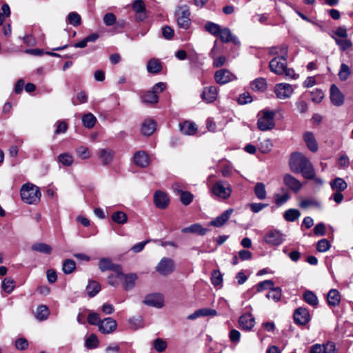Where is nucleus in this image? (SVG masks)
Segmentation results:
<instances>
[{"mask_svg": "<svg viewBox=\"0 0 353 353\" xmlns=\"http://www.w3.org/2000/svg\"><path fill=\"white\" fill-rule=\"evenodd\" d=\"M334 39L336 43L339 46L341 50L345 51L352 47V43L350 40L347 39L346 38L344 39H337L335 37H332Z\"/></svg>", "mask_w": 353, "mask_h": 353, "instance_id": "nucleus-50", "label": "nucleus"}, {"mask_svg": "<svg viewBox=\"0 0 353 353\" xmlns=\"http://www.w3.org/2000/svg\"><path fill=\"white\" fill-rule=\"evenodd\" d=\"M330 248V243L326 239H321L316 244V250L320 252H325Z\"/></svg>", "mask_w": 353, "mask_h": 353, "instance_id": "nucleus-58", "label": "nucleus"}, {"mask_svg": "<svg viewBox=\"0 0 353 353\" xmlns=\"http://www.w3.org/2000/svg\"><path fill=\"white\" fill-rule=\"evenodd\" d=\"M133 160L135 165L140 168H146L150 164V158L144 151H138L133 155Z\"/></svg>", "mask_w": 353, "mask_h": 353, "instance_id": "nucleus-20", "label": "nucleus"}, {"mask_svg": "<svg viewBox=\"0 0 353 353\" xmlns=\"http://www.w3.org/2000/svg\"><path fill=\"white\" fill-rule=\"evenodd\" d=\"M273 147V144L270 139H265L261 141L259 145V150L263 154L270 152Z\"/></svg>", "mask_w": 353, "mask_h": 353, "instance_id": "nucleus-51", "label": "nucleus"}, {"mask_svg": "<svg viewBox=\"0 0 353 353\" xmlns=\"http://www.w3.org/2000/svg\"><path fill=\"white\" fill-rule=\"evenodd\" d=\"M205 29L206 31L210 32L211 34L217 37L219 33H220L219 32H220L221 28L217 23L208 21L205 25Z\"/></svg>", "mask_w": 353, "mask_h": 353, "instance_id": "nucleus-46", "label": "nucleus"}, {"mask_svg": "<svg viewBox=\"0 0 353 353\" xmlns=\"http://www.w3.org/2000/svg\"><path fill=\"white\" fill-rule=\"evenodd\" d=\"M270 70L277 75H283L288 79H296L299 75L287 67V58L274 57L269 63Z\"/></svg>", "mask_w": 353, "mask_h": 353, "instance_id": "nucleus-2", "label": "nucleus"}, {"mask_svg": "<svg viewBox=\"0 0 353 353\" xmlns=\"http://www.w3.org/2000/svg\"><path fill=\"white\" fill-rule=\"evenodd\" d=\"M14 281L9 277L5 278L2 282V288L8 294L11 293L14 289Z\"/></svg>", "mask_w": 353, "mask_h": 353, "instance_id": "nucleus-47", "label": "nucleus"}, {"mask_svg": "<svg viewBox=\"0 0 353 353\" xmlns=\"http://www.w3.org/2000/svg\"><path fill=\"white\" fill-rule=\"evenodd\" d=\"M120 276L121 280H123V286L125 290H130L134 287L136 281L137 279V276L136 274L130 273L124 274L122 273V275Z\"/></svg>", "mask_w": 353, "mask_h": 353, "instance_id": "nucleus-23", "label": "nucleus"}, {"mask_svg": "<svg viewBox=\"0 0 353 353\" xmlns=\"http://www.w3.org/2000/svg\"><path fill=\"white\" fill-rule=\"evenodd\" d=\"M180 201L184 205H188L194 199V195L188 191H184L179 194Z\"/></svg>", "mask_w": 353, "mask_h": 353, "instance_id": "nucleus-53", "label": "nucleus"}, {"mask_svg": "<svg viewBox=\"0 0 353 353\" xmlns=\"http://www.w3.org/2000/svg\"><path fill=\"white\" fill-rule=\"evenodd\" d=\"M232 212L233 209L232 208L226 210L219 216L213 219L210 223V225L216 228L223 226L228 221Z\"/></svg>", "mask_w": 353, "mask_h": 353, "instance_id": "nucleus-21", "label": "nucleus"}, {"mask_svg": "<svg viewBox=\"0 0 353 353\" xmlns=\"http://www.w3.org/2000/svg\"><path fill=\"white\" fill-rule=\"evenodd\" d=\"M254 192L256 196L260 199H265L267 195V192L265 190V187L264 183H257L254 188Z\"/></svg>", "mask_w": 353, "mask_h": 353, "instance_id": "nucleus-41", "label": "nucleus"}, {"mask_svg": "<svg viewBox=\"0 0 353 353\" xmlns=\"http://www.w3.org/2000/svg\"><path fill=\"white\" fill-rule=\"evenodd\" d=\"M190 12L188 6H179L176 11L177 25L180 28L188 30L191 24Z\"/></svg>", "mask_w": 353, "mask_h": 353, "instance_id": "nucleus-6", "label": "nucleus"}, {"mask_svg": "<svg viewBox=\"0 0 353 353\" xmlns=\"http://www.w3.org/2000/svg\"><path fill=\"white\" fill-rule=\"evenodd\" d=\"M276 112L264 109L257 114V128L261 131H268L275 126L274 117Z\"/></svg>", "mask_w": 353, "mask_h": 353, "instance_id": "nucleus-3", "label": "nucleus"}, {"mask_svg": "<svg viewBox=\"0 0 353 353\" xmlns=\"http://www.w3.org/2000/svg\"><path fill=\"white\" fill-rule=\"evenodd\" d=\"M153 345L158 352H162L166 349L167 343L161 339H157L154 341Z\"/></svg>", "mask_w": 353, "mask_h": 353, "instance_id": "nucleus-59", "label": "nucleus"}, {"mask_svg": "<svg viewBox=\"0 0 353 353\" xmlns=\"http://www.w3.org/2000/svg\"><path fill=\"white\" fill-rule=\"evenodd\" d=\"M303 139L308 149L310 150L312 152H316L318 150V144L312 132H305L303 134Z\"/></svg>", "mask_w": 353, "mask_h": 353, "instance_id": "nucleus-27", "label": "nucleus"}, {"mask_svg": "<svg viewBox=\"0 0 353 353\" xmlns=\"http://www.w3.org/2000/svg\"><path fill=\"white\" fill-rule=\"evenodd\" d=\"M263 240L271 246H278L283 242L284 234L279 230H270L265 234Z\"/></svg>", "mask_w": 353, "mask_h": 353, "instance_id": "nucleus-8", "label": "nucleus"}, {"mask_svg": "<svg viewBox=\"0 0 353 353\" xmlns=\"http://www.w3.org/2000/svg\"><path fill=\"white\" fill-rule=\"evenodd\" d=\"M289 165L294 173H301L306 179L315 176V170L310 161L301 152H293L290 155Z\"/></svg>", "mask_w": 353, "mask_h": 353, "instance_id": "nucleus-1", "label": "nucleus"}, {"mask_svg": "<svg viewBox=\"0 0 353 353\" xmlns=\"http://www.w3.org/2000/svg\"><path fill=\"white\" fill-rule=\"evenodd\" d=\"M294 92L292 85L286 83H278L274 87V93L279 99H286L291 97Z\"/></svg>", "mask_w": 353, "mask_h": 353, "instance_id": "nucleus-9", "label": "nucleus"}, {"mask_svg": "<svg viewBox=\"0 0 353 353\" xmlns=\"http://www.w3.org/2000/svg\"><path fill=\"white\" fill-rule=\"evenodd\" d=\"M143 303L149 306L161 308L163 305V301L160 294H154L146 296L143 301Z\"/></svg>", "mask_w": 353, "mask_h": 353, "instance_id": "nucleus-22", "label": "nucleus"}, {"mask_svg": "<svg viewBox=\"0 0 353 353\" xmlns=\"http://www.w3.org/2000/svg\"><path fill=\"white\" fill-rule=\"evenodd\" d=\"M330 100L332 103L335 106H341L344 103L345 97L339 90L338 87L332 84L330 87Z\"/></svg>", "mask_w": 353, "mask_h": 353, "instance_id": "nucleus-15", "label": "nucleus"}, {"mask_svg": "<svg viewBox=\"0 0 353 353\" xmlns=\"http://www.w3.org/2000/svg\"><path fill=\"white\" fill-rule=\"evenodd\" d=\"M235 79V76L228 69H221L214 73V79L220 85L228 83Z\"/></svg>", "mask_w": 353, "mask_h": 353, "instance_id": "nucleus-12", "label": "nucleus"}, {"mask_svg": "<svg viewBox=\"0 0 353 353\" xmlns=\"http://www.w3.org/2000/svg\"><path fill=\"white\" fill-rule=\"evenodd\" d=\"M282 294V290L279 287H272L266 294L268 299H272L274 302L280 301Z\"/></svg>", "mask_w": 353, "mask_h": 353, "instance_id": "nucleus-37", "label": "nucleus"}, {"mask_svg": "<svg viewBox=\"0 0 353 353\" xmlns=\"http://www.w3.org/2000/svg\"><path fill=\"white\" fill-rule=\"evenodd\" d=\"M301 213L296 209H289L284 213L283 217L287 221L293 222L299 219Z\"/></svg>", "mask_w": 353, "mask_h": 353, "instance_id": "nucleus-42", "label": "nucleus"}, {"mask_svg": "<svg viewBox=\"0 0 353 353\" xmlns=\"http://www.w3.org/2000/svg\"><path fill=\"white\" fill-rule=\"evenodd\" d=\"M252 101V97L250 95V94L247 92L241 94L238 99V103L241 105L247 104Z\"/></svg>", "mask_w": 353, "mask_h": 353, "instance_id": "nucleus-63", "label": "nucleus"}, {"mask_svg": "<svg viewBox=\"0 0 353 353\" xmlns=\"http://www.w3.org/2000/svg\"><path fill=\"white\" fill-rule=\"evenodd\" d=\"M274 286V282L272 280H265L256 285L258 292H261L265 290H270Z\"/></svg>", "mask_w": 353, "mask_h": 353, "instance_id": "nucleus-52", "label": "nucleus"}, {"mask_svg": "<svg viewBox=\"0 0 353 353\" xmlns=\"http://www.w3.org/2000/svg\"><path fill=\"white\" fill-rule=\"evenodd\" d=\"M324 353H338L334 342L329 341L323 344Z\"/></svg>", "mask_w": 353, "mask_h": 353, "instance_id": "nucleus-64", "label": "nucleus"}, {"mask_svg": "<svg viewBox=\"0 0 353 353\" xmlns=\"http://www.w3.org/2000/svg\"><path fill=\"white\" fill-rule=\"evenodd\" d=\"M97 121L96 117L92 113H88L82 117V123L84 127L92 128L94 126Z\"/></svg>", "mask_w": 353, "mask_h": 353, "instance_id": "nucleus-39", "label": "nucleus"}, {"mask_svg": "<svg viewBox=\"0 0 353 353\" xmlns=\"http://www.w3.org/2000/svg\"><path fill=\"white\" fill-rule=\"evenodd\" d=\"M112 220L120 225H123L128 222V216L123 211H117L112 213L111 216Z\"/></svg>", "mask_w": 353, "mask_h": 353, "instance_id": "nucleus-36", "label": "nucleus"}, {"mask_svg": "<svg viewBox=\"0 0 353 353\" xmlns=\"http://www.w3.org/2000/svg\"><path fill=\"white\" fill-rule=\"evenodd\" d=\"M86 290L88 296L90 297H93L101 290V285L95 281H90L86 287Z\"/></svg>", "mask_w": 353, "mask_h": 353, "instance_id": "nucleus-34", "label": "nucleus"}, {"mask_svg": "<svg viewBox=\"0 0 353 353\" xmlns=\"http://www.w3.org/2000/svg\"><path fill=\"white\" fill-rule=\"evenodd\" d=\"M175 262L173 259L168 257H163L157 265L155 270L162 276H168L175 270Z\"/></svg>", "mask_w": 353, "mask_h": 353, "instance_id": "nucleus-7", "label": "nucleus"}, {"mask_svg": "<svg viewBox=\"0 0 353 353\" xmlns=\"http://www.w3.org/2000/svg\"><path fill=\"white\" fill-rule=\"evenodd\" d=\"M58 159L65 166H70L73 162L72 157L68 153L59 154Z\"/></svg>", "mask_w": 353, "mask_h": 353, "instance_id": "nucleus-57", "label": "nucleus"}, {"mask_svg": "<svg viewBox=\"0 0 353 353\" xmlns=\"http://www.w3.org/2000/svg\"><path fill=\"white\" fill-rule=\"evenodd\" d=\"M101 321L100 315L97 312H91L88 316V322L90 325H97Z\"/></svg>", "mask_w": 353, "mask_h": 353, "instance_id": "nucleus-62", "label": "nucleus"}, {"mask_svg": "<svg viewBox=\"0 0 353 353\" xmlns=\"http://www.w3.org/2000/svg\"><path fill=\"white\" fill-rule=\"evenodd\" d=\"M32 250L34 251L39 252L44 254H50L52 252V248L43 243H37L32 245Z\"/></svg>", "mask_w": 353, "mask_h": 353, "instance_id": "nucleus-43", "label": "nucleus"}, {"mask_svg": "<svg viewBox=\"0 0 353 353\" xmlns=\"http://www.w3.org/2000/svg\"><path fill=\"white\" fill-rule=\"evenodd\" d=\"M132 8L136 13L137 21H143L147 18L146 7L143 0H134L132 3Z\"/></svg>", "mask_w": 353, "mask_h": 353, "instance_id": "nucleus-10", "label": "nucleus"}, {"mask_svg": "<svg viewBox=\"0 0 353 353\" xmlns=\"http://www.w3.org/2000/svg\"><path fill=\"white\" fill-rule=\"evenodd\" d=\"M76 268V263L72 259H66L63 264V271L65 274L72 273Z\"/></svg>", "mask_w": 353, "mask_h": 353, "instance_id": "nucleus-48", "label": "nucleus"}, {"mask_svg": "<svg viewBox=\"0 0 353 353\" xmlns=\"http://www.w3.org/2000/svg\"><path fill=\"white\" fill-rule=\"evenodd\" d=\"M159 97L152 90L148 91L142 96V101L145 103H156L158 102Z\"/></svg>", "mask_w": 353, "mask_h": 353, "instance_id": "nucleus-44", "label": "nucleus"}, {"mask_svg": "<svg viewBox=\"0 0 353 353\" xmlns=\"http://www.w3.org/2000/svg\"><path fill=\"white\" fill-rule=\"evenodd\" d=\"M208 231L207 228H203L199 223L192 224L181 230L183 233H196L202 236L205 235Z\"/></svg>", "mask_w": 353, "mask_h": 353, "instance_id": "nucleus-29", "label": "nucleus"}, {"mask_svg": "<svg viewBox=\"0 0 353 353\" xmlns=\"http://www.w3.org/2000/svg\"><path fill=\"white\" fill-rule=\"evenodd\" d=\"M48 316L49 310L46 305H41L37 307L35 316L39 321H44Z\"/></svg>", "mask_w": 353, "mask_h": 353, "instance_id": "nucleus-45", "label": "nucleus"}, {"mask_svg": "<svg viewBox=\"0 0 353 353\" xmlns=\"http://www.w3.org/2000/svg\"><path fill=\"white\" fill-rule=\"evenodd\" d=\"M170 199L168 194L162 191H156L154 194V203L157 208L165 209L168 207Z\"/></svg>", "mask_w": 353, "mask_h": 353, "instance_id": "nucleus-16", "label": "nucleus"}, {"mask_svg": "<svg viewBox=\"0 0 353 353\" xmlns=\"http://www.w3.org/2000/svg\"><path fill=\"white\" fill-rule=\"evenodd\" d=\"M217 94V88L215 86H209L203 88L201 97L203 101L209 103H212L216 99Z\"/></svg>", "mask_w": 353, "mask_h": 353, "instance_id": "nucleus-17", "label": "nucleus"}, {"mask_svg": "<svg viewBox=\"0 0 353 353\" xmlns=\"http://www.w3.org/2000/svg\"><path fill=\"white\" fill-rule=\"evenodd\" d=\"M103 21L105 26H111L116 23L117 18L113 13L108 12L103 16Z\"/></svg>", "mask_w": 353, "mask_h": 353, "instance_id": "nucleus-60", "label": "nucleus"}, {"mask_svg": "<svg viewBox=\"0 0 353 353\" xmlns=\"http://www.w3.org/2000/svg\"><path fill=\"white\" fill-rule=\"evenodd\" d=\"M283 183L289 189L294 192H298L303 186L299 180L290 174H286L283 176Z\"/></svg>", "mask_w": 353, "mask_h": 353, "instance_id": "nucleus-18", "label": "nucleus"}, {"mask_svg": "<svg viewBox=\"0 0 353 353\" xmlns=\"http://www.w3.org/2000/svg\"><path fill=\"white\" fill-rule=\"evenodd\" d=\"M294 320L298 325H305L310 320L309 311L304 307L297 308L294 313Z\"/></svg>", "mask_w": 353, "mask_h": 353, "instance_id": "nucleus-13", "label": "nucleus"}, {"mask_svg": "<svg viewBox=\"0 0 353 353\" xmlns=\"http://www.w3.org/2000/svg\"><path fill=\"white\" fill-rule=\"evenodd\" d=\"M310 96L313 102L320 103L324 97V93L320 89H315L310 92Z\"/></svg>", "mask_w": 353, "mask_h": 353, "instance_id": "nucleus-55", "label": "nucleus"}, {"mask_svg": "<svg viewBox=\"0 0 353 353\" xmlns=\"http://www.w3.org/2000/svg\"><path fill=\"white\" fill-rule=\"evenodd\" d=\"M270 54L276 56V57L287 58L288 54V46L282 44L279 46H274L270 49Z\"/></svg>", "mask_w": 353, "mask_h": 353, "instance_id": "nucleus-25", "label": "nucleus"}, {"mask_svg": "<svg viewBox=\"0 0 353 353\" xmlns=\"http://www.w3.org/2000/svg\"><path fill=\"white\" fill-rule=\"evenodd\" d=\"M99 268L101 272L112 270L118 276L122 275V268L120 265L114 264L109 258H102L99 262Z\"/></svg>", "mask_w": 353, "mask_h": 353, "instance_id": "nucleus-11", "label": "nucleus"}, {"mask_svg": "<svg viewBox=\"0 0 353 353\" xmlns=\"http://www.w3.org/2000/svg\"><path fill=\"white\" fill-rule=\"evenodd\" d=\"M20 192L21 199L28 204H37L40 201L41 192L39 188L33 184L26 183L23 185Z\"/></svg>", "mask_w": 353, "mask_h": 353, "instance_id": "nucleus-4", "label": "nucleus"}, {"mask_svg": "<svg viewBox=\"0 0 353 353\" xmlns=\"http://www.w3.org/2000/svg\"><path fill=\"white\" fill-rule=\"evenodd\" d=\"M210 192L213 198L225 200L231 196L232 187L228 181L219 180L212 184Z\"/></svg>", "mask_w": 353, "mask_h": 353, "instance_id": "nucleus-5", "label": "nucleus"}, {"mask_svg": "<svg viewBox=\"0 0 353 353\" xmlns=\"http://www.w3.org/2000/svg\"><path fill=\"white\" fill-rule=\"evenodd\" d=\"M239 323L242 329L250 330L254 325V318L250 314H244L240 316Z\"/></svg>", "mask_w": 353, "mask_h": 353, "instance_id": "nucleus-24", "label": "nucleus"}, {"mask_svg": "<svg viewBox=\"0 0 353 353\" xmlns=\"http://www.w3.org/2000/svg\"><path fill=\"white\" fill-rule=\"evenodd\" d=\"M117 326V323L112 318L108 317L101 320L99 324V330L103 334L112 333Z\"/></svg>", "mask_w": 353, "mask_h": 353, "instance_id": "nucleus-14", "label": "nucleus"}, {"mask_svg": "<svg viewBox=\"0 0 353 353\" xmlns=\"http://www.w3.org/2000/svg\"><path fill=\"white\" fill-rule=\"evenodd\" d=\"M211 282L214 286H219L223 282L222 274L219 270H215L212 272Z\"/></svg>", "mask_w": 353, "mask_h": 353, "instance_id": "nucleus-54", "label": "nucleus"}, {"mask_svg": "<svg viewBox=\"0 0 353 353\" xmlns=\"http://www.w3.org/2000/svg\"><path fill=\"white\" fill-rule=\"evenodd\" d=\"M162 70V65L160 61L152 58L147 63V70L150 73L157 74Z\"/></svg>", "mask_w": 353, "mask_h": 353, "instance_id": "nucleus-31", "label": "nucleus"}, {"mask_svg": "<svg viewBox=\"0 0 353 353\" xmlns=\"http://www.w3.org/2000/svg\"><path fill=\"white\" fill-rule=\"evenodd\" d=\"M327 300L330 306L335 307L338 305L341 301L339 291L335 289L330 290L327 294Z\"/></svg>", "mask_w": 353, "mask_h": 353, "instance_id": "nucleus-30", "label": "nucleus"}, {"mask_svg": "<svg viewBox=\"0 0 353 353\" xmlns=\"http://www.w3.org/2000/svg\"><path fill=\"white\" fill-rule=\"evenodd\" d=\"M218 36L223 43L232 42L235 45H239L240 41L236 36L232 35L228 28H221Z\"/></svg>", "mask_w": 353, "mask_h": 353, "instance_id": "nucleus-19", "label": "nucleus"}, {"mask_svg": "<svg viewBox=\"0 0 353 353\" xmlns=\"http://www.w3.org/2000/svg\"><path fill=\"white\" fill-rule=\"evenodd\" d=\"M66 21L70 25L77 27L81 23V17L77 12H71L68 14Z\"/></svg>", "mask_w": 353, "mask_h": 353, "instance_id": "nucleus-38", "label": "nucleus"}, {"mask_svg": "<svg viewBox=\"0 0 353 353\" xmlns=\"http://www.w3.org/2000/svg\"><path fill=\"white\" fill-rule=\"evenodd\" d=\"M251 89L256 92H263L267 88V82L264 78H257L251 83Z\"/></svg>", "mask_w": 353, "mask_h": 353, "instance_id": "nucleus-33", "label": "nucleus"}, {"mask_svg": "<svg viewBox=\"0 0 353 353\" xmlns=\"http://www.w3.org/2000/svg\"><path fill=\"white\" fill-rule=\"evenodd\" d=\"M180 131L185 135H193L197 131L196 125L191 121H185L179 124Z\"/></svg>", "mask_w": 353, "mask_h": 353, "instance_id": "nucleus-26", "label": "nucleus"}, {"mask_svg": "<svg viewBox=\"0 0 353 353\" xmlns=\"http://www.w3.org/2000/svg\"><path fill=\"white\" fill-rule=\"evenodd\" d=\"M114 155V152L110 149L103 148L101 149L99 152V157L105 165L112 161Z\"/></svg>", "mask_w": 353, "mask_h": 353, "instance_id": "nucleus-28", "label": "nucleus"}, {"mask_svg": "<svg viewBox=\"0 0 353 353\" xmlns=\"http://www.w3.org/2000/svg\"><path fill=\"white\" fill-rule=\"evenodd\" d=\"M330 186L333 190L342 192L347 188V185L342 178H336L330 182Z\"/></svg>", "mask_w": 353, "mask_h": 353, "instance_id": "nucleus-35", "label": "nucleus"}, {"mask_svg": "<svg viewBox=\"0 0 353 353\" xmlns=\"http://www.w3.org/2000/svg\"><path fill=\"white\" fill-rule=\"evenodd\" d=\"M290 196L289 194L285 193L283 195L281 194H275L274 199H275V203L278 207L281 206L283 205L285 202H287L290 199Z\"/></svg>", "mask_w": 353, "mask_h": 353, "instance_id": "nucleus-61", "label": "nucleus"}, {"mask_svg": "<svg viewBox=\"0 0 353 353\" xmlns=\"http://www.w3.org/2000/svg\"><path fill=\"white\" fill-rule=\"evenodd\" d=\"M303 299L305 302L312 306H316L319 303L318 298L316 294L312 291H305L303 293Z\"/></svg>", "mask_w": 353, "mask_h": 353, "instance_id": "nucleus-40", "label": "nucleus"}, {"mask_svg": "<svg viewBox=\"0 0 353 353\" xmlns=\"http://www.w3.org/2000/svg\"><path fill=\"white\" fill-rule=\"evenodd\" d=\"M338 75L341 81L347 80L350 75V70L348 65L345 63H342L341 65Z\"/></svg>", "mask_w": 353, "mask_h": 353, "instance_id": "nucleus-49", "label": "nucleus"}, {"mask_svg": "<svg viewBox=\"0 0 353 353\" xmlns=\"http://www.w3.org/2000/svg\"><path fill=\"white\" fill-rule=\"evenodd\" d=\"M156 128V123L153 120L148 119L142 123L141 131L145 136H150Z\"/></svg>", "mask_w": 353, "mask_h": 353, "instance_id": "nucleus-32", "label": "nucleus"}, {"mask_svg": "<svg viewBox=\"0 0 353 353\" xmlns=\"http://www.w3.org/2000/svg\"><path fill=\"white\" fill-rule=\"evenodd\" d=\"M85 345L89 349L96 348L99 345V340L96 335L91 334L85 340Z\"/></svg>", "mask_w": 353, "mask_h": 353, "instance_id": "nucleus-56", "label": "nucleus"}]
</instances>
